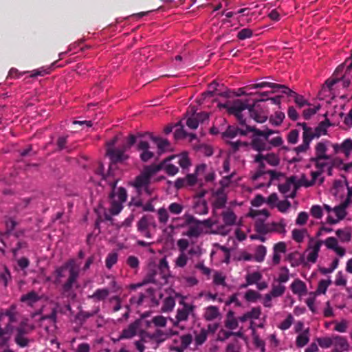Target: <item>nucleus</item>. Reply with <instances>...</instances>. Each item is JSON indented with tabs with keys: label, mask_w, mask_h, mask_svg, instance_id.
<instances>
[{
	"label": "nucleus",
	"mask_w": 352,
	"mask_h": 352,
	"mask_svg": "<svg viewBox=\"0 0 352 352\" xmlns=\"http://www.w3.org/2000/svg\"><path fill=\"white\" fill-rule=\"evenodd\" d=\"M80 272V265L77 264L76 261L71 259L65 263L62 266L58 267L54 272L56 283H60L63 278H65L67 274L69 277L67 281L63 285V294L67 297L74 298V294L72 287L74 283L76 281Z\"/></svg>",
	"instance_id": "f257e3e1"
},
{
	"label": "nucleus",
	"mask_w": 352,
	"mask_h": 352,
	"mask_svg": "<svg viewBox=\"0 0 352 352\" xmlns=\"http://www.w3.org/2000/svg\"><path fill=\"white\" fill-rule=\"evenodd\" d=\"M253 162L256 164L258 170L252 175V180L256 181L266 175H269L270 179L267 183V186L270 185L271 181L276 177V173L274 170L265 171V163L272 166H278L280 163L278 156L274 153H267L266 155L258 153L255 155Z\"/></svg>",
	"instance_id": "f03ea898"
},
{
	"label": "nucleus",
	"mask_w": 352,
	"mask_h": 352,
	"mask_svg": "<svg viewBox=\"0 0 352 352\" xmlns=\"http://www.w3.org/2000/svg\"><path fill=\"white\" fill-rule=\"evenodd\" d=\"M135 141L136 138L133 135H131L120 148H107V155L109 157L112 162L106 175L108 177L112 175H118L116 163L123 162L129 158V155L126 153L135 143Z\"/></svg>",
	"instance_id": "7ed1b4c3"
},
{
	"label": "nucleus",
	"mask_w": 352,
	"mask_h": 352,
	"mask_svg": "<svg viewBox=\"0 0 352 352\" xmlns=\"http://www.w3.org/2000/svg\"><path fill=\"white\" fill-rule=\"evenodd\" d=\"M180 298L181 299L179 304L182 307H179L177 309L175 320L173 321V326L183 329L184 327L179 325L180 322L187 321L189 316H194L196 307L192 303H188L186 301V296H181Z\"/></svg>",
	"instance_id": "20e7f679"
},
{
	"label": "nucleus",
	"mask_w": 352,
	"mask_h": 352,
	"mask_svg": "<svg viewBox=\"0 0 352 352\" xmlns=\"http://www.w3.org/2000/svg\"><path fill=\"white\" fill-rule=\"evenodd\" d=\"M159 170L160 168L154 165L145 166L141 174L133 182V186L138 190H140L142 188H144L145 191L148 194H151V191L148 186L150 183L151 177Z\"/></svg>",
	"instance_id": "39448f33"
},
{
	"label": "nucleus",
	"mask_w": 352,
	"mask_h": 352,
	"mask_svg": "<svg viewBox=\"0 0 352 352\" xmlns=\"http://www.w3.org/2000/svg\"><path fill=\"white\" fill-rule=\"evenodd\" d=\"M219 108H225L228 113L234 115L241 125H245L246 118H245V110L248 107V100H235L232 104H219Z\"/></svg>",
	"instance_id": "423d86ee"
},
{
	"label": "nucleus",
	"mask_w": 352,
	"mask_h": 352,
	"mask_svg": "<svg viewBox=\"0 0 352 352\" xmlns=\"http://www.w3.org/2000/svg\"><path fill=\"white\" fill-rule=\"evenodd\" d=\"M248 215L256 219L255 229L258 233L261 234H270L269 223H264V221L270 216L267 210H252Z\"/></svg>",
	"instance_id": "0eeeda50"
},
{
	"label": "nucleus",
	"mask_w": 352,
	"mask_h": 352,
	"mask_svg": "<svg viewBox=\"0 0 352 352\" xmlns=\"http://www.w3.org/2000/svg\"><path fill=\"white\" fill-rule=\"evenodd\" d=\"M184 218L185 221L182 226H187L188 229L183 233V235L190 238H197L203 232L199 220L196 219L192 215L189 214H185Z\"/></svg>",
	"instance_id": "6e6552de"
},
{
	"label": "nucleus",
	"mask_w": 352,
	"mask_h": 352,
	"mask_svg": "<svg viewBox=\"0 0 352 352\" xmlns=\"http://www.w3.org/2000/svg\"><path fill=\"white\" fill-rule=\"evenodd\" d=\"M157 228V223L153 218L151 215H144L138 221L137 223L138 231L141 234L142 236L151 239L152 234L151 233V228L155 230Z\"/></svg>",
	"instance_id": "1a4fd4ad"
},
{
	"label": "nucleus",
	"mask_w": 352,
	"mask_h": 352,
	"mask_svg": "<svg viewBox=\"0 0 352 352\" xmlns=\"http://www.w3.org/2000/svg\"><path fill=\"white\" fill-rule=\"evenodd\" d=\"M267 99L261 98L256 100L254 104H250L248 103V107L245 111L250 115V117L258 123H263L267 119V116L265 112L257 104L258 102L265 101Z\"/></svg>",
	"instance_id": "9d476101"
},
{
	"label": "nucleus",
	"mask_w": 352,
	"mask_h": 352,
	"mask_svg": "<svg viewBox=\"0 0 352 352\" xmlns=\"http://www.w3.org/2000/svg\"><path fill=\"white\" fill-rule=\"evenodd\" d=\"M322 241L311 239L308 247L305 252L307 263L314 264L316 263Z\"/></svg>",
	"instance_id": "9b49d317"
},
{
	"label": "nucleus",
	"mask_w": 352,
	"mask_h": 352,
	"mask_svg": "<svg viewBox=\"0 0 352 352\" xmlns=\"http://www.w3.org/2000/svg\"><path fill=\"white\" fill-rule=\"evenodd\" d=\"M104 179H106L109 184V186L112 188V192L115 194V199H117L118 201H120L121 203H124L126 200L127 194L126 191L124 188H120L118 189L117 192H116V186L119 180V177L118 175H112L109 177L107 175L104 176Z\"/></svg>",
	"instance_id": "f8f14e48"
},
{
	"label": "nucleus",
	"mask_w": 352,
	"mask_h": 352,
	"mask_svg": "<svg viewBox=\"0 0 352 352\" xmlns=\"http://www.w3.org/2000/svg\"><path fill=\"white\" fill-rule=\"evenodd\" d=\"M297 189L295 184V176L289 177L285 183L278 186L279 191L285 195L286 198H294L296 195Z\"/></svg>",
	"instance_id": "ddd939ff"
},
{
	"label": "nucleus",
	"mask_w": 352,
	"mask_h": 352,
	"mask_svg": "<svg viewBox=\"0 0 352 352\" xmlns=\"http://www.w3.org/2000/svg\"><path fill=\"white\" fill-rule=\"evenodd\" d=\"M249 145H250L254 150L258 151V153H261L262 151H267L271 148L266 138L258 135L257 133H254L252 141Z\"/></svg>",
	"instance_id": "4468645a"
},
{
	"label": "nucleus",
	"mask_w": 352,
	"mask_h": 352,
	"mask_svg": "<svg viewBox=\"0 0 352 352\" xmlns=\"http://www.w3.org/2000/svg\"><path fill=\"white\" fill-rule=\"evenodd\" d=\"M287 251V244L284 241L275 243L272 248V256L270 265H278L280 263L281 255Z\"/></svg>",
	"instance_id": "2eb2a0df"
},
{
	"label": "nucleus",
	"mask_w": 352,
	"mask_h": 352,
	"mask_svg": "<svg viewBox=\"0 0 352 352\" xmlns=\"http://www.w3.org/2000/svg\"><path fill=\"white\" fill-rule=\"evenodd\" d=\"M140 321L135 320L131 323L126 328L122 330L120 336L117 340L122 339H131L135 336L140 331Z\"/></svg>",
	"instance_id": "dca6fc26"
},
{
	"label": "nucleus",
	"mask_w": 352,
	"mask_h": 352,
	"mask_svg": "<svg viewBox=\"0 0 352 352\" xmlns=\"http://www.w3.org/2000/svg\"><path fill=\"white\" fill-rule=\"evenodd\" d=\"M333 214L335 217L329 214L327 219V222L330 224H336L343 219L346 215V208L340 204L333 208Z\"/></svg>",
	"instance_id": "f3484780"
},
{
	"label": "nucleus",
	"mask_w": 352,
	"mask_h": 352,
	"mask_svg": "<svg viewBox=\"0 0 352 352\" xmlns=\"http://www.w3.org/2000/svg\"><path fill=\"white\" fill-rule=\"evenodd\" d=\"M137 147L141 151L140 159L142 162H146L154 157V153L149 150L150 146L146 141L140 140Z\"/></svg>",
	"instance_id": "a211bd4d"
},
{
	"label": "nucleus",
	"mask_w": 352,
	"mask_h": 352,
	"mask_svg": "<svg viewBox=\"0 0 352 352\" xmlns=\"http://www.w3.org/2000/svg\"><path fill=\"white\" fill-rule=\"evenodd\" d=\"M268 223L270 226V234L276 233L282 235H285L286 234L287 223L284 219H280L278 221H273Z\"/></svg>",
	"instance_id": "6ab92c4d"
},
{
	"label": "nucleus",
	"mask_w": 352,
	"mask_h": 352,
	"mask_svg": "<svg viewBox=\"0 0 352 352\" xmlns=\"http://www.w3.org/2000/svg\"><path fill=\"white\" fill-rule=\"evenodd\" d=\"M310 162L314 164L316 170L322 172H324L326 168L333 162L331 157H311Z\"/></svg>",
	"instance_id": "aec40b11"
},
{
	"label": "nucleus",
	"mask_w": 352,
	"mask_h": 352,
	"mask_svg": "<svg viewBox=\"0 0 352 352\" xmlns=\"http://www.w3.org/2000/svg\"><path fill=\"white\" fill-rule=\"evenodd\" d=\"M324 244L328 249L333 250L340 256H343L345 254L344 248L338 245V241L335 237H329L324 241H322Z\"/></svg>",
	"instance_id": "412c9836"
},
{
	"label": "nucleus",
	"mask_w": 352,
	"mask_h": 352,
	"mask_svg": "<svg viewBox=\"0 0 352 352\" xmlns=\"http://www.w3.org/2000/svg\"><path fill=\"white\" fill-rule=\"evenodd\" d=\"M206 169V164H200L199 165L195 170V173L193 174L188 175L186 178H184L185 184L188 186H192L197 182V177L200 175L201 173H204Z\"/></svg>",
	"instance_id": "4be33fe9"
},
{
	"label": "nucleus",
	"mask_w": 352,
	"mask_h": 352,
	"mask_svg": "<svg viewBox=\"0 0 352 352\" xmlns=\"http://www.w3.org/2000/svg\"><path fill=\"white\" fill-rule=\"evenodd\" d=\"M221 314L218 307L210 305L204 309L203 317L207 321H213L219 318Z\"/></svg>",
	"instance_id": "5701e85b"
},
{
	"label": "nucleus",
	"mask_w": 352,
	"mask_h": 352,
	"mask_svg": "<svg viewBox=\"0 0 352 352\" xmlns=\"http://www.w3.org/2000/svg\"><path fill=\"white\" fill-rule=\"evenodd\" d=\"M281 92L289 96L294 97L295 102L300 108L309 104L307 101L302 96L297 94L296 92L293 91L286 86L283 87V90H282Z\"/></svg>",
	"instance_id": "b1692460"
},
{
	"label": "nucleus",
	"mask_w": 352,
	"mask_h": 352,
	"mask_svg": "<svg viewBox=\"0 0 352 352\" xmlns=\"http://www.w3.org/2000/svg\"><path fill=\"white\" fill-rule=\"evenodd\" d=\"M328 141H321L315 146V155L314 157H331L327 155Z\"/></svg>",
	"instance_id": "393cba45"
},
{
	"label": "nucleus",
	"mask_w": 352,
	"mask_h": 352,
	"mask_svg": "<svg viewBox=\"0 0 352 352\" xmlns=\"http://www.w3.org/2000/svg\"><path fill=\"white\" fill-rule=\"evenodd\" d=\"M326 85L329 87V90L333 91L335 90L337 87H340L342 86L343 88H347L350 85V80H346V79H331V80H327L326 81Z\"/></svg>",
	"instance_id": "a878e982"
},
{
	"label": "nucleus",
	"mask_w": 352,
	"mask_h": 352,
	"mask_svg": "<svg viewBox=\"0 0 352 352\" xmlns=\"http://www.w3.org/2000/svg\"><path fill=\"white\" fill-rule=\"evenodd\" d=\"M176 332H174L170 330L168 332H163L161 330H157L155 333L151 334V340L155 342L157 344L164 342L169 336L176 334Z\"/></svg>",
	"instance_id": "bb28decb"
},
{
	"label": "nucleus",
	"mask_w": 352,
	"mask_h": 352,
	"mask_svg": "<svg viewBox=\"0 0 352 352\" xmlns=\"http://www.w3.org/2000/svg\"><path fill=\"white\" fill-rule=\"evenodd\" d=\"M331 125L329 120H325L321 122L319 125L315 129L314 131H311V136H313V139L315 138H319L322 135L327 134V128Z\"/></svg>",
	"instance_id": "cd10ccee"
},
{
	"label": "nucleus",
	"mask_w": 352,
	"mask_h": 352,
	"mask_svg": "<svg viewBox=\"0 0 352 352\" xmlns=\"http://www.w3.org/2000/svg\"><path fill=\"white\" fill-rule=\"evenodd\" d=\"M291 289L295 294L299 296L305 295L307 293V287L304 282L299 279L295 280L291 285Z\"/></svg>",
	"instance_id": "c85d7f7f"
},
{
	"label": "nucleus",
	"mask_w": 352,
	"mask_h": 352,
	"mask_svg": "<svg viewBox=\"0 0 352 352\" xmlns=\"http://www.w3.org/2000/svg\"><path fill=\"white\" fill-rule=\"evenodd\" d=\"M333 344L334 349H338L342 351H348L349 349V344L347 340L340 336H333Z\"/></svg>",
	"instance_id": "c756f323"
},
{
	"label": "nucleus",
	"mask_w": 352,
	"mask_h": 352,
	"mask_svg": "<svg viewBox=\"0 0 352 352\" xmlns=\"http://www.w3.org/2000/svg\"><path fill=\"white\" fill-rule=\"evenodd\" d=\"M41 299V296L35 292L32 291L21 297V300L29 306H33L34 303Z\"/></svg>",
	"instance_id": "7c9ffc66"
},
{
	"label": "nucleus",
	"mask_w": 352,
	"mask_h": 352,
	"mask_svg": "<svg viewBox=\"0 0 352 352\" xmlns=\"http://www.w3.org/2000/svg\"><path fill=\"white\" fill-rule=\"evenodd\" d=\"M221 215L223 221L226 226H231L236 223V216L231 210L226 209L223 210Z\"/></svg>",
	"instance_id": "2f4dec72"
},
{
	"label": "nucleus",
	"mask_w": 352,
	"mask_h": 352,
	"mask_svg": "<svg viewBox=\"0 0 352 352\" xmlns=\"http://www.w3.org/2000/svg\"><path fill=\"white\" fill-rule=\"evenodd\" d=\"M195 212L198 214H206L208 212L207 202L204 199H198L194 203Z\"/></svg>",
	"instance_id": "473e14b6"
},
{
	"label": "nucleus",
	"mask_w": 352,
	"mask_h": 352,
	"mask_svg": "<svg viewBox=\"0 0 352 352\" xmlns=\"http://www.w3.org/2000/svg\"><path fill=\"white\" fill-rule=\"evenodd\" d=\"M173 160H174L170 157L164 162L163 165L164 170L168 175L171 176L176 175L179 171V168L176 165L177 164H175V162L173 163Z\"/></svg>",
	"instance_id": "72a5a7b5"
},
{
	"label": "nucleus",
	"mask_w": 352,
	"mask_h": 352,
	"mask_svg": "<svg viewBox=\"0 0 352 352\" xmlns=\"http://www.w3.org/2000/svg\"><path fill=\"white\" fill-rule=\"evenodd\" d=\"M267 254V248L263 245L256 246L254 249L253 258L258 263H261L265 260Z\"/></svg>",
	"instance_id": "f704fd0d"
},
{
	"label": "nucleus",
	"mask_w": 352,
	"mask_h": 352,
	"mask_svg": "<svg viewBox=\"0 0 352 352\" xmlns=\"http://www.w3.org/2000/svg\"><path fill=\"white\" fill-rule=\"evenodd\" d=\"M172 159L175 161V164H179L184 169L188 168L190 166V162L186 153L173 156Z\"/></svg>",
	"instance_id": "c9c22d12"
},
{
	"label": "nucleus",
	"mask_w": 352,
	"mask_h": 352,
	"mask_svg": "<svg viewBox=\"0 0 352 352\" xmlns=\"http://www.w3.org/2000/svg\"><path fill=\"white\" fill-rule=\"evenodd\" d=\"M322 173L318 170H311L310 173L311 179L310 183L311 186L314 185H322L324 182V177Z\"/></svg>",
	"instance_id": "e433bc0d"
},
{
	"label": "nucleus",
	"mask_w": 352,
	"mask_h": 352,
	"mask_svg": "<svg viewBox=\"0 0 352 352\" xmlns=\"http://www.w3.org/2000/svg\"><path fill=\"white\" fill-rule=\"evenodd\" d=\"M262 278V274L258 272H254L251 274H248L245 276L246 283L243 285V287H246L248 285L256 284Z\"/></svg>",
	"instance_id": "4c0bfd02"
},
{
	"label": "nucleus",
	"mask_w": 352,
	"mask_h": 352,
	"mask_svg": "<svg viewBox=\"0 0 352 352\" xmlns=\"http://www.w3.org/2000/svg\"><path fill=\"white\" fill-rule=\"evenodd\" d=\"M110 197L111 199V204L110 207V212L113 215H116L120 212L122 210V203L120 201H118L116 199H115V194L111 193Z\"/></svg>",
	"instance_id": "58836bf2"
},
{
	"label": "nucleus",
	"mask_w": 352,
	"mask_h": 352,
	"mask_svg": "<svg viewBox=\"0 0 352 352\" xmlns=\"http://www.w3.org/2000/svg\"><path fill=\"white\" fill-rule=\"evenodd\" d=\"M309 341V328L305 329L300 333L296 338V345L298 347L305 346Z\"/></svg>",
	"instance_id": "ea45409f"
},
{
	"label": "nucleus",
	"mask_w": 352,
	"mask_h": 352,
	"mask_svg": "<svg viewBox=\"0 0 352 352\" xmlns=\"http://www.w3.org/2000/svg\"><path fill=\"white\" fill-rule=\"evenodd\" d=\"M302 138V144L294 148L295 152L298 154L306 152L309 148L310 142L313 140V137H308L307 135H303Z\"/></svg>",
	"instance_id": "a19ab883"
},
{
	"label": "nucleus",
	"mask_w": 352,
	"mask_h": 352,
	"mask_svg": "<svg viewBox=\"0 0 352 352\" xmlns=\"http://www.w3.org/2000/svg\"><path fill=\"white\" fill-rule=\"evenodd\" d=\"M307 236L306 229H294L292 232V237L297 243H302Z\"/></svg>",
	"instance_id": "79ce46f5"
},
{
	"label": "nucleus",
	"mask_w": 352,
	"mask_h": 352,
	"mask_svg": "<svg viewBox=\"0 0 352 352\" xmlns=\"http://www.w3.org/2000/svg\"><path fill=\"white\" fill-rule=\"evenodd\" d=\"M287 260L290 262L292 267H297L303 261V256L298 252H292L287 256Z\"/></svg>",
	"instance_id": "37998d69"
},
{
	"label": "nucleus",
	"mask_w": 352,
	"mask_h": 352,
	"mask_svg": "<svg viewBox=\"0 0 352 352\" xmlns=\"http://www.w3.org/2000/svg\"><path fill=\"white\" fill-rule=\"evenodd\" d=\"M216 199L214 201V206L216 208H220L225 206L226 203V196L223 191L218 190L215 193Z\"/></svg>",
	"instance_id": "c03bdc74"
},
{
	"label": "nucleus",
	"mask_w": 352,
	"mask_h": 352,
	"mask_svg": "<svg viewBox=\"0 0 352 352\" xmlns=\"http://www.w3.org/2000/svg\"><path fill=\"white\" fill-rule=\"evenodd\" d=\"M336 233L342 242H349L351 239V231L349 228L338 229Z\"/></svg>",
	"instance_id": "a18cd8bd"
},
{
	"label": "nucleus",
	"mask_w": 352,
	"mask_h": 352,
	"mask_svg": "<svg viewBox=\"0 0 352 352\" xmlns=\"http://www.w3.org/2000/svg\"><path fill=\"white\" fill-rule=\"evenodd\" d=\"M235 175L236 173L234 170L230 175L223 176L219 182L221 186V189H219V190L223 191L225 188L230 187L232 184V179Z\"/></svg>",
	"instance_id": "49530a36"
},
{
	"label": "nucleus",
	"mask_w": 352,
	"mask_h": 352,
	"mask_svg": "<svg viewBox=\"0 0 352 352\" xmlns=\"http://www.w3.org/2000/svg\"><path fill=\"white\" fill-rule=\"evenodd\" d=\"M157 218L160 223L166 225L169 219L168 209L164 207L160 208L157 210Z\"/></svg>",
	"instance_id": "de8ad7c7"
},
{
	"label": "nucleus",
	"mask_w": 352,
	"mask_h": 352,
	"mask_svg": "<svg viewBox=\"0 0 352 352\" xmlns=\"http://www.w3.org/2000/svg\"><path fill=\"white\" fill-rule=\"evenodd\" d=\"M109 294V290L108 289H98L92 295L89 296V298L97 300H104Z\"/></svg>",
	"instance_id": "09e8293b"
},
{
	"label": "nucleus",
	"mask_w": 352,
	"mask_h": 352,
	"mask_svg": "<svg viewBox=\"0 0 352 352\" xmlns=\"http://www.w3.org/2000/svg\"><path fill=\"white\" fill-rule=\"evenodd\" d=\"M188 258L186 252H180L175 260L176 267L184 268L188 263Z\"/></svg>",
	"instance_id": "8fccbe9b"
},
{
	"label": "nucleus",
	"mask_w": 352,
	"mask_h": 352,
	"mask_svg": "<svg viewBox=\"0 0 352 352\" xmlns=\"http://www.w3.org/2000/svg\"><path fill=\"white\" fill-rule=\"evenodd\" d=\"M265 87L274 88L276 89H280V91L283 90V87H285V85L275 84L267 81H262L261 82L256 83L253 85L254 88H263Z\"/></svg>",
	"instance_id": "3c124183"
},
{
	"label": "nucleus",
	"mask_w": 352,
	"mask_h": 352,
	"mask_svg": "<svg viewBox=\"0 0 352 352\" xmlns=\"http://www.w3.org/2000/svg\"><path fill=\"white\" fill-rule=\"evenodd\" d=\"M289 279V272L287 267H282L276 281L279 284L287 283Z\"/></svg>",
	"instance_id": "603ef678"
},
{
	"label": "nucleus",
	"mask_w": 352,
	"mask_h": 352,
	"mask_svg": "<svg viewBox=\"0 0 352 352\" xmlns=\"http://www.w3.org/2000/svg\"><path fill=\"white\" fill-rule=\"evenodd\" d=\"M285 287L281 284H273L272 287L271 293L274 298L282 296L285 292Z\"/></svg>",
	"instance_id": "864d4df0"
},
{
	"label": "nucleus",
	"mask_w": 352,
	"mask_h": 352,
	"mask_svg": "<svg viewBox=\"0 0 352 352\" xmlns=\"http://www.w3.org/2000/svg\"><path fill=\"white\" fill-rule=\"evenodd\" d=\"M184 208V207L182 204L173 202L168 206V210L172 214L178 215L182 212Z\"/></svg>",
	"instance_id": "5fc2aeb1"
},
{
	"label": "nucleus",
	"mask_w": 352,
	"mask_h": 352,
	"mask_svg": "<svg viewBox=\"0 0 352 352\" xmlns=\"http://www.w3.org/2000/svg\"><path fill=\"white\" fill-rule=\"evenodd\" d=\"M295 184L297 186V188L303 186L305 188L311 187V184L310 183V179H308L305 174H302L299 179H297L295 177Z\"/></svg>",
	"instance_id": "6e6d98bb"
},
{
	"label": "nucleus",
	"mask_w": 352,
	"mask_h": 352,
	"mask_svg": "<svg viewBox=\"0 0 352 352\" xmlns=\"http://www.w3.org/2000/svg\"><path fill=\"white\" fill-rule=\"evenodd\" d=\"M247 129L250 131H252L253 133H257L258 135H263V137L266 138V139L267 140H269V137L271 135L276 133V131H274L272 129H268L263 130V131L257 129L255 127H252V126H247Z\"/></svg>",
	"instance_id": "4d7b16f0"
},
{
	"label": "nucleus",
	"mask_w": 352,
	"mask_h": 352,
	"mask_svg": "<svg viewBox=\"0 0 352 352\" xmlns=\"http://www.w3.org/2000/svg\"><path fill=\"white\" fill-rule=\"evenodd\" d=\"M333 336L331 337H324L317 339L319 346L324 349H327L331 346L333 344Z\"/></svg>",
	"instance_id": "13d9d810"
},
{
	"label": "nucleus",
	"mask_w": 352,
	"mask_h": 352,
	"mask_svg": "<svg viewBox=\"0 0 352 352\" xmlns=\"http://www.w3.org/2000/svg\"><path fill=\"white\" fill-rule=\"evenodd\" d=\"M250 328L253 331V340H254V343L255 346L258 348H260L261 351L262 352H264L265 351V342L263 340L260 339V338L258 337V335H256L255 333V329L253 327V322H251Z\"/></svg>",
	"instance_id": "bf43d9fd"
},
{
	"label": "nucleus",
	"mask_w": 352,
	"mask_h": 352,
	"mask_svg": "<svg viewBox=\"0 0 352 352\" xmlns=\"http://www.w3.org/2000/svg\"><path fill=\"white\" fill-rule=\"evenodd\" d=\"M150 138L157 144L158 148L161 151L166 149L169 144L168 141L166 139L154 137L152 135H150Z\"/></svg>",
	"instance_id": "052dcab7"
},
{
	"label": "nucleus",
	"mask_w": 352,
	"mask_h": 352,
	"mask_svg": "<svg viewBox=\"0 0 352 352\" xmlns=\"http://www.w3.org/2000/svg\"><path fill=\"white\" fill-rule=\"evenodd\" d=\"M213 283L216 285L226 286V276L222 272H216L213 275Z\"/></svg>",
	"instance_id": "680f3d73"
},
{
	"label": "nucleus",
	"mask_w": 352,
	"mask_h": 352,
	"mask_svg": "<svg viewBox=\"0 0 352 352\" xmlns=\"http://www.w3.org/2000/svg\"><path fill=\"white\" fill-rule=\"evenodd\" d=\"M226 327L232 330L236 329L238 327V321L231 313L227 317Z\"/></svg>",
	"instance_id": "e2e57ef3"
},
{
	"label": "nucleus",
	"mask_w": 352,
	"mask_h": 352,
	"mask_svg": "<svg viewBox=\"0 0 352 352\" xmlns=\"http://www.w3.org/2000/svg\"><path fill=\"white\" fill-rule=\"evenodd\" d=\"M245 299L248 302H256L260 298V294L254 290H248L244 296Z\"/></svg>",
	"instance_id": "0e129e2a"
},
{
	"label": "nucleus",
	"mask_w": 352,
	"mask_h": 352,
	"mask_svg": "<svg viewBox=\"0 0 352 352\" xmlns=\"http://www.w3.org/2000/svg\"><path fill=\"white\" fill-rule=\"evenodd\" d=\"M331 280H321L319 282L316 292L319 294H325L328 287L331 285Z\"/></svg>",
	"instance_id": "69168bd1"
},
{
	"label": "nucleus",
	"mask_w": 352,
	"mask_h": 352,
	"mask_svg": "<svg viewBox=\"0 0 352 352\" xmlns=\"http://www.w3.org/2000/svg\"><path fill=\"white\" fill-rule=\"evenodd\" d=\"M15 342L21 347H25L29 344V340L25 336V335L16 333Z\"/></svg>",
	"instance_id": "338daca9"
},
{
	"label": "nucleus",
	"mask_w": 352,
	"mask_h": 352,
	"mask_svg": "<svg viewBox=\"0 0 352 352\" xmlns=\"http://www.w3.org/2000/svg\"><path fill=\"white\" fill-rule=\"evenodd\" d=\"M299 132L296 129L290 131L287 135V139L289 143L296 144L298 141Z\"/></svg>",
	"instance_id": "774afa93"
}]
</instances>
